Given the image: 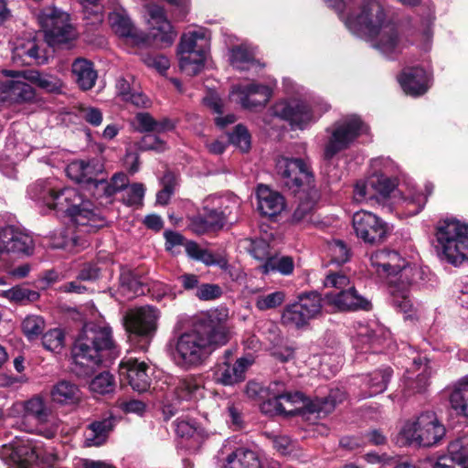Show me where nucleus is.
Here are the masks:
<instances>
[{"instance_id": "13", "label": "nucleus", "mask_w": 468, "mask_h": 468, "mask_svg": "<svg viewBox=\"0 0 468 468\" xmlns=\"http://www.w3.org/2000/svg\"><path fill=\"white\" fill-rule=\"evenodd\" d=\"M239 207V198L232 195H210L203 201V210L207 212L212 224L221 229L228 222L235 219Z\"/></svg>"}, {"instance_id": "48", "label": "nucleus", "mask_w": 468, "mask_h": 468, "mask_svg": "<svg viewBox=\"0 0 468 468\" xmlns=\"http://www.w3.org/2000/svg\"><path fill=\"white\" fill-rule=\"evenodd\" d=\"M45 321L39 315H27L22 322L21 327L28 340L37 339L45 330Z\"/></svg>"}, {"instance_id": "50", "label": "nucleus", "mask_w": 468, "mask_h": 468, "mask_svg": "<svg viewBox=\"0 0 468 468\" xmlns=\"http://www.w3.org/2000/svg\"><path fill=\"white\" fill-rule=\"evenodd\" d=\"M337 404L335 397L330 394L324 398H316L305 404V410L309 413H317L320 415H327L331 413Z\"/></svg>"}, {"instance_id": "30", "label": "nucleus", "mask_w": 468, "mask_h": 468, "mask_svg": "<svg viewBox=\"0 0 468 468\" xmlns=\"http://www.w3.org/2000/svg\"><path fill=\"white\" fill-rule=\"evenodd\" d=\"M306 197L302 199L294 209L291 222L295 225L310 226L314 224L313 219L316 202L319 199V192L316 188L305 190Z\"/></svg>"}, {"instance_id": "28", "label": "nucleus", "mask_w": 468, "mask_h": 468, "mask_svg": "<svg viewBox=\"0 0 468 468\" xmlns=\"http://www.w3.org/2000/svg\"><path fill=\"white\" fill-rule=\"evenodd\" d=\"M209 48L207 30L199 28L182 35L177 52L207 55Z\"/></svg>"}, {"instance_id": "7", "label": "nucleus", "mask_w": 468, "mask_h": 468, "mask_svg": "<svg viewBox=\"0 0 468 468\" xmlns=\"http://www.w3.org/2000/svg\"><path fill=\"white\" fill-rule=\"evenodd\" d=\"M367 127L358 115H346L335 122L326 132L330 134L324 145V157L331 160L338 153L347 149Z\"/></svg>"}, {"instance_id": "5", "label": "nucleus", "mask_w": 468, "mask_h": 468, "mask_svg": "<svg viewBox=\"0 0 468 468\" xmlns=\"http://www.w3.org/2000/svg\"><path fill=\"white\" fill-rule=\"evenodd\" d=\"M445 435V428L433 412H424L408 420L396 437L399 446L431 447Z\"/></svg>"}, {"instance_id": "25", "label": "nucleus", "mask_w": 468, "mask_h": 468, "mask_svg": "<svg viewBox=\"0 0 468 468\" xmlns=\"http://www.w3.org/2000/svg\"><path fill=\"white\" fill-rule=\"evenodd\" d=\"M257 209L269 218L279 215L285 208L284 197L265 185H260L256 191Z\"/></svg>"}, {"instance_id": "2", "label": "nucleus", "mask_w": 468, "mask_h": 468, "mask_svg": "<svg viewBox=\"0 0 468 468\" xmlns=\"http://www.w3.org/2000/svg\"><path fill=\"white\" fill-rule=\"evenodd\" d=\"M71 370L80 378L91 377L104 361L119 355L109 325L85 324L75 339Z\"/></svg>"}, {"instance_id": "57", "label": "nucleus", "mask_w": 468, "mask_h": 468, "mask_svg": "<svg viewBox=\"0 0 468 468\" xmlns=\"http://www.w3.org/2000/svg\"><path fill=\"white\" fill-rule=\"evenodd\" d=\"M231 144L237 145L242 152H247L250 147V135L247 128L238 124L229 135Z\"/></svg>"}, {"instance_id": "52", "label": "nucleus", "mask_w": 468, "mask_h": 468, "mask_svg": "<svg viewBox=\"0 0 468 468\" xmlns=\"http://www.w3.org/2000/svg\"><path fill=\"white\" fill-rule=\"evenodd\" d=\"M5 295L8 300L18 303L35 302L39 298L37 292L20 286L7 290Z\"/></svg>"}, {"instance_id": "58", "label": "nucleus", "mask_w": 468, "mask_h": 468, "mask_svg": "<svg viewBox=\"0 0 468 468\" xmlns=\"http://www.w3.org/2000/svg\"><path fill=\"white\" fill-rule=\"evenodd\" d=\"M121 286L124 291L131 292L134 295L144 293V284L132 272H122L120 276Z\"/></svg>"}, {"instance_id": "62", "label": "nucleus", "mask_w": 468, "mask_h": 468, "mask_svg": "<svg viewBox=\"0 0 468 468\" xmlns=\"http://www.w3.org/2000/svg\"><path fill=\"white\" fill-rule=\"evenodd\" d=\"M142 61L149 68L155 69L158 72H165L169 68V60L163 55L143 54Z\"/></svg>"}, {"instance_id": "22", "label": "nucleus", "mask_w": 468, "mask_h": 468, "mask_svg": "<svg viewBox=\"0 0 468 468\" xmlns=\"http://www.w3.org/2000/svg\"><path fill=\"white\" fill-rule=\"evenodd\" d=\"M250 365L251 361L244 357L237 359L233 364L229 361H220L215 368V381L224 386H233L241 382Z\"/></svg>"}, {"instance_id": "64", "label": "nucleus", "mask_w": 468, "mask_h": 468, "mask_svg": "<svg viewBox=\"0 0 468 468\" xmlns=\"http://www.w3.org/2000/svg\"><path fill=\"white\" fill-rule=\"evenodd\" d=\"M364 446H382L387 444L388 438L380 429H370L362 433Z\"/></svg>"}, {"instance_id": "59", "label": "nucleus", "mask_w": 468, "mask_h": 468, "mask_svg": "<svg viewBox=\"0 0 468 468\" xmlns=\"http://www.w3.org/2000/svg\"><path fill=\"white\" fill-rule=\"evenodd\" d=\"M223 293L222 288L215 283H202L196 291V297L201 301L218 299Z\"/></svg>"}, {"instance_id": "34", "label": "nucleus", "mask_w": 468, "mask_h": 468, "mask_svg": "<svg viewBox=\"0 0 468 468\" xmlns=\"http://www.w3.org/2000/svg\"><path fill=\"white\" fill-rule=\"evenodd\" d=\"M433 468H468V453L459 441L448 445V452L440 456Z\"/></svg>"}, {"instance_id": "26", "label": "nucleus", "mask_w": 468, "mask_h": 468, "mask_svg": "<svg viewBox=\"0 0 468 468\" xmlns=\"http://www.w3.org/2000/svg\"><path fill=\"white\" fill-rule=\"evenodd\" d=\"M429 77L422 68L406 69L399 77L403 90L411 96H420L428 90Z\"/></svg>"}, {"instance_id": "32", "label": "nucleus", "mask_w": 468, "mask_h": 468, "mask_svg": "<svg viewBox=\"0 0 468 468\" xmlns=\"http://www.w3.org/2000/svg\"><path fill=\"white\" fill-rule=\"evenodd\" d=\"M393 370L389 367L378 368L364 378L365 390L363 398H370L383 393L390 381Z\"/></svg>"}, {"instance_id": "35", "label": "nucleus", "mask_w": 468, "mask_h": 468, "mask_svg": "<svg viewBox=\"0 0 468 468\" xmlns=\"http://www.w3.org/2000/svg\"><path fill=\"white\" fill-rule=\"evenodd\" d=\"M1 458L5 463H12L21 466H27L38 459V453L36 448L27 446H3L0 452Z\"/></svg>"}, {"instance_id": "9", "label": "nucleus", "mask_w": 468, "mask_h": 468, "mask_svg": "<svg viewBox=\"0 0 468 468\" xmlns=\"http://www.w3.org/2000/svg\"><path fill=\"white\" fill-rule=\"evenodd\" d=\"M388 23L386 10L378 0H364L359 12L348 16L345 21L347 28L361 37L376 35Z\"/></svg>"}, {"instance_id": "46", "label": "nucleus", "mask_w": 468, "mask_h": 468, "mask_svg": "<svg viewBox=\"0 0 468 468\" xmlns=\"http://www.w3.org/2000/svg\"><path fill=\"white\" fill-rule=\"evenodd\" d=\"M298 307V302L295 301L292 303L287 304L282 314V323L284 325L293 327L296 329L306 326L309 322L302 313L301 308Z\"/></svg>"}, {"instance_id": "38", "label": "nucleus", "mask_w": 468, "mask_h": 468, "mask_svg": "<svg viewBox=\"0 0 468 468\" xmlns=\"http://www.w3.org/2000/svg\"><path fill=\"white\" fill-rule=\"evenodd\" d=\"M258 454L246 448H239L227 457L223 468H261Z\"/></svg>"}, {"instance_id": "51", "label": "nucleus", "mask_w": 468, "mask_h": 468, "mask_svg": "<svg viewBox=\"0 0 468 468\" xmlns=\"http://www.w3.org/2000/svg\"><path fill=\"white\" fill-rule=\"evenodd\" d=\"M114 378L107 371L97 375L90 383V389L99 394H106L114 389Z\"/></svg>"}, {"instance_id": "12", "label": "nucleus", "mask_w": 468, "mask_h": 468, "mask_svg": "<svg viewBox=\"0 0 468 468\" xmlns=\"http://www.w3.org/2000/svg\"><path fill=\"white\" fill-rule=\"evenodd\" d=\"M352 224L356 237L369 245L384 242L389 233L388 224L381 218L366 210L356 212Z\"/></svg>"}, {"instance_id": "29", "label": "nucleus", "mask_w": 468, "mask_h": 468, "mask_svg": "<svg viewBox=\"0 0 468 468\" xmlns=\"http://www.w3.org/2000/svg\"><path fill=\"white\" fill-rule=\"evenodd\" d=\"M115 418L112 415L96 420L87 426L85 432L86 446H101L108 439L109 433L115 425Z\"/></svg>"}, {"instance_id": "16", "label": "nucleus", "mask_w": 468, "mask_h": 468, "mask_svg": "<svg viewBox=\"0 0 468 468\" xmlns=\"http://www.w3.org/2000/svg\"><path fill=\"white\" fill-rule=\"evenodd\" d=\"M5 75L13 80L0 81L1 102H26L35 97V90L24 79V71L5 70Z\"/></svg>"}, {"instance_id": "21", "label": "nucleus", "mask_w": 468, "mask_h": 468, "mask_svg": "<svg viewBox=\"0 0 468 468\" xmlns=\"http://www.w3.org/2000/svg\"><path fill=\"white\" fill-rule=\"evenodd\" d=\"M147 369L148 367L144 362L128 359L121 363L119 374L121 380L127 381L133 390L144 392L149 388L151 383Z\"/></svg>"}, {"instance_id": "20", "label": "nucleus", "mask_w": 468, "mask_h": 468, "mask_svg": "<svg viewBox=\"0 0 468 468\" xmlns=\"http://www.w3.org/2000/svg\"><path fill=\"white\" fill-rule=\"evenodd\" d=\"M325 297L328 303L339 311H369L372 308L371 302L360 295L353 285L336 292H328Z\"/></svg>"}, {"instance_id": "10", "label": "nucleus", "mask_w": 468, "mask_h": 468, "mask_svg": "<svg viewBox=\"0 0 468 468\" xmlns=\"http://www.w3.org/2000/svg\"><path fill=\"white\" fill-rule=\"evenodd\" d=\"M37 21L49 46L67 43L77 36L69 15L55 6L43 8L37 15Z\"/></svg>"}, {"instance_id": "40", "label": "nucleus", "mask_w": 468, "mask_h": 468, "mask_svg": "<svg viewBox=\"0 0 468 468\" xmlns=\"http://www.w3.org/2000/svg\"><path fill=\"white\" fill-rule=\"evenodd\" d=\"M13 58L21 59L24 64H41L46 60L39 53V48L34 39L17 45L13 50Z\"/></svg>"}, {"instance_id": "19", "label": "nucleus", "mask_w": 468, "mask_h": 468, "mask_svg": "<svg viewBox=\"0 0 468 468\" xmlns=\"http://www.w3.org/2000/svg\"><path fill=\"white\" fill-rule=\"evenodd\" d=\"M367 38L373 42L375 48L388 58L397 56L407 46L399 35L395 25L390 22L378 30L376 35L369 36Z\"/></svg>"}, {"instance_id": "3", "label": "nucleus", "mask_w": 468, "mask_h": 468, "mask_svg": "<svg viewBox=\"0 0 468 468\" xmlns=\"http://www.w3.org/2000/svg\"><path fill=\"white\" fill-rule=\"evenodd\" d=\"M370 262L371 266L379 276H392L400 272V279L403 278L407 280L406 284H404V281H402V285H391L389 292L392 305L399 312L408 314V316H411L410 313L413 310V304L410 299L408 286L411 283V280H410L409 277L413 269L410 267L407 261L395 250H377L371 254Z\"/></svg>"}, {"instance_id": "6", "label": "nucleus", "mask_w": 468, "mask_h": 468, "mask_svg": "<svg viewBox=\"0 0 468 468\" xmlns=\"http://www.w3.org/2000/svg\"><path fill=\"white\" fill-rule=\"evenodd\" d=\"M438 252L453 265L468 259V224L457 219H446L436 232Z\"/></svg>"}, {"instance_id": "61", "label": "nucleus", "mask_w": 468, "mask_h": 468, "mask_svg": "<svg viewBox=\"0 0 468 468\" xmlns=\"http://www.w3.org/2000/svg\"><path fill=\"white\" fill-rule=\"evenodd\" d=\"M324 284L326 288H335L337 292L346 290L350 287V280L349 278L340 272H332L329 273L324 282Z\"/></svg>"}, {"instance_id": "43", "label": "nucleus", "mask_w": 468, "mask_h": 468, "mask_svg": "<svg viewBox=\"0 0 468 468\" xmlns=\"http://www.w3.org/2000/svg\"><path fill=\"white\" fill-rule=\"evenodd\" d=\"M180 69L188 76L197 75L205 66L207 55L177 52Z\"/></svg>"}, {"instance_id": "11", "label": "nucleus", "mask_w": 468, "mask_h": 468, "mask_svg": "<svg viewBox=\"0 0 468 468\" xmlns=\"http://www.w3.org/2000/svg\"><path fill=\"white\" fill-rule=\"evenodd\" d=\"M34 249L33 237L26 230L14 225L0 228V261H6L10 256H29Z\"/></svg>"}, {"instance_id": "54", "label": "nucleus", "mask_w": 468, "mask_h": 468, "mask_svg": "<svg viewBox=\"0 0 468 468\" xmlns=\"http://www.w3.org/2000/svg\"><path fill=\"white\" fill-rule=\"evenodd\" d=\"M284 300V292L277 291L269 294L259 295L256 298L255 305L260 311H266L280 306Z\"/></svg>"}, {"instance_id": "18", "label": "nucleus", "mask_w": 468, "mask_h": 468, "mask_svg": "<svg viewBox=\"0 0 468 468\" xmlns=\"http://www.w3.org/2000/svg\"><path fill=\"white\" fill-rule=\"evenodd\" d=\"M146 8L149 16L148 24L151 36L162 45L171 46L177 33L167 19L164 8L156 5H148Z\"/></svg>"}, {"instance_id": "14", "label": "nucleus", "mask_w": 468, "mask_h": 468, "mask_svg": "<svg viewBox=\"0 0 468 468\" xmlns=\"http://www.w3.org/2000/svg\"><path fill=\"white\" fill-rule=\"evenodd\" d=\"M272 111L274 116L288 121L292 128L303 130L316 121L314 111L302 101H280Z\"/></svg>"}, {"instance_id": "53", "label": "nucleus", "mask_w": 468, "mask_h": 468, "mask_svg": "<svg viewBox=\"0 0 468 468\" xmlns=\"http://www.w3.org/2000/svg\"><path fill=\"white\" fill-rule=\"evenodd\" d=\"M176 432L181 438L194 439L196 441L202 438V431L194 420H177Z\"/></svg>"}, {"instance_id": "45", "label": "nucleus", "mask_w": 468, "mask_h": 468, "mask_svg": "<svg viewBox=\"0 0 468 468\" xmlns=\"http://www.w3.org/2000/svg\"><path fill=\"white\" fill-rule=\"evenodd\" d=\"M55 192L56 188L52 186L51 182L46 180H38L27 189V193L32 199L42 201L49 208Z\"/></svg>"}, {"instance_id": "31", "label": "nucleus", "mask_w": 468, "mask_h": 468, "mask_svg": "<svg viewBox=\"0 0 468 468\" xmlns=\"http://www.w3.org/2000/svg\"><path fill=\"white\" fill-rule=\"evenodd\" d=\"M71 72L80 90H89L94 87L98 75L90 60L77 58L71 64Z\"/></svg>"}, {"instance_id": "63", "label": "nucleus", "mask_w": 468, "mask_h": 468, "mask_svg": "<svg viewBox=\"0 0 468 468\" xmlns=\"http://www.w3.org/2000/svg\"><path fill=\"white\" fill-rule=\"evenodd\" d=\"M92 195L97 197H110L112 196V188L110 187V182L103 176H100L88 187Z\"/></svg>"}, {"instance_id": "17", "label": "nucleus", "mask_w": 468, "mask_h": 468, "mask_svg": "<svg viewBox=\"0 0 468 468\" xmlns=\"http://www.w3.org/2000/svg\"><path fill=\"white\" fill-rule=\"evenodd\" d=\"M431 373L432 368L426 356L414 357L411 367L407 369L404 377V395L410 397L425 391Z\"/></svg>"}, {"instance_id": "42", "label": "nucleus", "mask_w": 468, "mask_h": 468, "mask_svg": "<svg viewBox=\"0 0 468 468\" xmlns=\"http://www.w3.org/2000/svg\"><path fill=\"white\" fill-rule=\"evenodd\" d=\"M298 307L308 322L315 319L322 312V299L314 292L300 294L297 297Z\"/></svg>"}, {"instance_id": "60", "label": "nucleus", "mask_w": 468, "mask_h": 468, "mask_svg": "<svg viewBox=\"0 0 468 468\" xmlns=\"http://www.w3.org/2000/svg\"><path fill=\"white\" fill-rule=\"evenodd\" d=\"M332 261L336 264L346 263L350 258V252L346 243L340 239L334 240L330 245Z\"/></svg>"}, {"instance_id": "24", "label": "nucleus", "mask_w": 468, "mask_h": 468, "mask_svg": "<svg viewBox=\"0 0 468 468\" xmlns=\"http://www.w3.org/2000/svg\"><path fill=\"white\" fill-rule=\"evenodd\" d=\"M283 384L282 382H273L270 384L268 390L270 392L271 398L263 401L261 406V410L264 414L274 415V414H283V413H291L292 410H287L282 402V400H285L288 403H292L295 401V399H301V393H285L282 391Z\"/></svg>"}, {"instance_id": "55", "label": "nucleus", "mask_w": 468, "mask_h": 468, "mask_svg": "<svg viewBox=\"0 0 468 468\" xmlns=\"http://www.w3.org/2000/svg\"><path fill=\"white\" fill-rule=\"evenodd\" d=\"M64 344V334L58 329H51L43 335L42 345L43 346L51 352H59Z\"/></svg>"}, {"instance_id": "15", "label": "nucleus", "mask_w": 468, "mask_h": 468, "mask_svg": "<svg viewBox=\"0 0 468 468\" xmlns=\"http://www.w3.org/2000/svg\"><path fill=\"white\" fill-rule=\"evenodd\" d=\"M158 310L152 306H142L131 310L125 315L128 332L138 336L152 337L157 328Z\"/></svg>"}, {"instance_id": "37", "label": "nucleus", "mask_w": 468, "mask_h": 468, "mask_svg": "<svg viewBox=\"0 0 468 468\" xmlns=\"http://www.w3.org/2000/svg\"><path fill=\"white\" fill-rule=\"evenodd\" d=\"M109 22L112 29L121 37L137 39L139 35L126 11L117 9L109 15Z\"/></svg>"}, {"instance_id": "33", "label": "nucleus", "mask_w": 468, "mask_h": 468, "mask_svg": "<svg viewBox=\"0 0 468 468\" xmlns=\"http://www.w3.org/2000/svg\"><path fill=\"white\" fill-rule=\"evenodd\" d=\"M16 407L23 410L24 417H31L41 424L48 422L52 412L46 400L38 395L16 403Z\"/></svg>"}, {"instance_id": "39", "label": "nucleus", "mask_w": 468, "mask_h": 468, "mask_svg": "<svg viewBox=\"0 0 468 468\" xmlns=\"http://www.w3.org/2000/svg\"><path fill=\"white\" fill-rule=\"evenodd\" d=\"M450 403L458 415L468 418V377L461 378L453 386Z\"/></svg>"}, {"instance_id": "56", "label": "nucleus", "mask_w": 468, "mask_h": 468, "mask_svg": "<svg viewBox=\"0 0 468 468\" xmlns=\"http://www.w3.org/2000/svg\"><path fill=\"white\" fill-rule=\"evenodd\" d=\"M212 220L208 218L207 212L189 218L188 228L197 234H204L211 230H218Z\"/></svg>"}, {"instance_id": "27", "label": "nucleus", "mask_w": 468, "mask_h": 468, "mask_svg": "<svg viewBox=\"0 0 468 468\" xmlns=\"http://www.w3.org/2000/svg\"><path fill=\"white\" fill-rule=\"evenodd\" d=\"M237 92L240 104L246 109L263 107L271 96V90L268 86L257 83L239 87Z\"/></svg>"}, {"instance_id": "49", "label": "nucleus", "mask_w": 468, "mask_h": 468, "mask_svg": "<svg viewBox=\"0 0 468 468\" xmlns=\"http://www.w3.org/2000/svg\"><path fill=\"white\" fill-rule=\"evenodd\" d=\"M293 268L292 259L287 256L269 258L262 266L264 273L278 271L283 275L291 274Z\"/></svg>"}, {"instance_id": "8", "label": "nucleus", "mask_w": 468, "mask_h": 468, "mask_svg": "<svg viewBox=\"0 0 468 468\" xmlns=\"http://www.w3.org/2000/svg\"><path fill=\"white\" fill-rule=\"evenodd\" d=\"M275 170L283 186L294 194L316 188L314 176L308 160L279 156Z\"/></svg>"}, {"instance_id": "4", "label": "nucleus", "mask_w": 468, "mask_h": 468, "mask_svg": "<svg viewBox=\"0 0 468 468\" xmlns=\"http://www.w3.org/2000/svg\"><path fill=\"white\" fill-rule=\"evenodd\" d=\"M50 208L69 215L77 226L85 229L83 231L94 232L106 225L105 218L94 209L92 203L84 200L72 187L56 189Z\"/></svg>"}, {"instance_id": "44", "label": "nucleus", "mask_w": 468, "mask_h": 468, "mask_svg": "<svg viewBox=\"0 0 468 468\" xmlns=\"http://www.w3.org/2000/svg\"><path fill=\"white\" fill-rule=\"evenodd\" d=\"M173 387V392L178 400L192 399L200 388L199 384L193 376L176 378Z\"/></svg>"}, {"instance_id": "1", "label": "nucleus", "mask_w": 468, "mask_h": 468, "mask_svg": "<svg viewBox=\"0 0 468 468\" xmlns=\"http://www.w3.org/2000/svg\"><path fill=\"white\" fill-rule=\"evenodd\" d=\"M229 340V330L217 312L202 314L192 326L171 339L167 353L174 364L183 370L197 368L210 355Z\"/></svg>"}, {"instance_id": "47", "label": "nucleus", "mask_w": 468, "mask_h": 468, "mask_svg": "<svg viewBox=\"0 0 468 468\" xmlns=\"http://www.w3.org/2000/svg\"><path fill=\"white\" fill-rule=\"evenodd\" d=\"M230 63L233 67L241 70L258 64L252 50L243 45L235 47L230 50Z\"/></svg>"}, {"instance_id": "23", "label": "nucleus", "mask_w": 468, "mask_h": 468, "mask_svg": "<svg viewBox=\"0 0 468 468\" xmlns=\"http://www.w3.org/2000/svg\"><path fill=\"white\" fill-rule=\"evenodd\" d=\"M68 176L88 187L103 173V165L98 160L71 162L66 168Z\"/></svg>"}, {"instance_id": "41", "label": "nucleus", "mask_w": 468, "mask_h": 468, "mask_svg": "<svg viewBox=\"0 0 468 468\" xmlns=\"http://www.w3.org/2000/svg\"><path fill=\"white\" fill-rule=\"evenodd\" d=\"M24 79L48 92H58L62 88V81L60 79L37 70L24 71Z\"/></svg>"}, {"instance_id": "36", "label": "nucleus", "mask_w": 468, "mask_h": 468, "mask_svg": "<svg viewBox=\"0 0 468 468\" xmlns=\"http://www.w3.org/2000/svg\"><path fill=\"white\" fill-rule=\"evenodd\" d=\"M50 395L55 403L72 405L80 401L81 392L73 382L61 380L53 386Z\"/></svg>"}]
</instances>
